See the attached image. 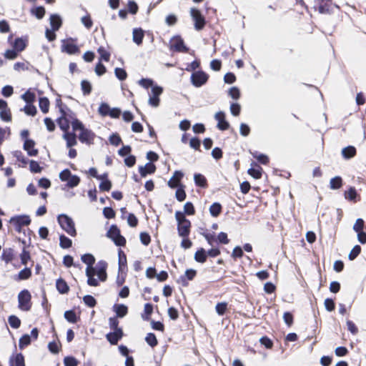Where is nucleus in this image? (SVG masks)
Segmentation results:
<instances>
[{
    "mask_svg": "<svg viewBox=\"0 0 366 366\" xmlns=\"http://www.w3.org/2000/svg\"><path fill=\"white\" fill-rule=\"evenodd\" d=\"M57 222L62 230L69 236L74 237L77 235L74 219L68 214L61 213L56 217Z\"/></svg>",
    "mask_w": 366,
    "mask_h": 366,
    "instance_id": "1",
    "label": "nucleus"
},
{
    "mask_svg": "<svg viewBox=\"0 0 366 366\" xmlns=\"http://www.w3.org/2000/svg\"><path fill=\"white\" fill-rule=\"evenodd\" d=\"M106 237L110 239L117 247H124L126 238L122 235L121 231L116 224H112L106 232Z\"/></svg>",
    "mask_w": 366,
    "mask_h": 366,
    "instance_id": "2",
    "label": "nucleus"
},
{
    "mask_svg": "<svg viewBox=\"0 0 366 366\" xmlns=\"http://www.w3.org/2000/svg\"><path fill=\"white\" fill-rule=\"evenodd\" d=\"M169 50L176 52L189 53L191 55L194 56V51L192 50L191 52L190 49L185 44L182 37L179 35H174L169 42Z\"/></svg>",
    "mask_w": 366,
    "mask_h": 366,
    "instance_id": "3",
    "label": "nucleus"
},
{
    "mask_svg": "<svg viewBox=\"0 0 366 366\" xmlns=\"http://www.w3.org/2000/svg\"><path fill=\"white\" fill-rule=\"evenodd\" d=\"M9 222L14 225V229L17 232L21 233L24 230L22 227L29 226L31 222V219L29 215L22 214L11 217L9 220Z\"/></svg>",
    "mask_w": 366,
    "mask_h": 366,
    "instance_id": "4",
    "label": "nucleus"
},
{
    "mask_svg": "<svg viewBox=\"0 0 366 366\" xmlns=\"http://www.w3.org/2000/svg\"><path fill=\"white\" fill-rule=\"evenodd\" d=\"M76 38L69 37L61 40V51L69 55H75L80 53L79 46L76 44Z\"/></svg>",
    "mask_w": 366,
    "mask_h": 366,
    "instance_id": "5",
    "label": "nucleus"
},
{
    "mask_svg": "<svg viewBox=\"0 0 366 366\" xmlns=\"http://www.w3.org/2000/svg\"><path fill=\"white\" fill-rule=\"evenodd\" d=\"M209 78V75L200 69L192 72L190 76V82L194 87L200 88L207 83Z\"/></svg>",
    "mask_w": 366,
    "mask_h": 366,
    "instance_id": "6",
    "label": "nucleus"
},
{
    "mask_svg": "<svg viewBox=\"0 0 366 366\" xmlns=\"http://www.w3.org/2000/svg\"><path fill=\"white\" fill-rule=\"evenodd\" d=\"M31 295L30 292L24 289L18 295V307L22 311H29L31 308Z\"/></svg>",
    "mask_w": 366,
    "mask_h": 366,
    "instance_id": "7",
    "label": "nucleus"
},
{
    "mask_svg": "<svg viewBox=\"0 0 366 366\" xmlns=\"http://www.w3.org/2000/svg\"><path fill=\"white\" fill-rule=\"evenodd\" d=\"M190 16L194 21V29L198 31L203 30L207 24V21L201 11L195 7L191 8Z\"/></svg>",
    "mask_w": 366,
    "mask_h": 366,
    "instance_id": "8",
    "label": "nucleus"
},
{
    "mask_svg": "<svg viewBox=\"0 0 366 366\" xmlns=\"http://www.w3.org/2000/svg\"><path fill=\"white\" fill-rule=\"evenodd\" d=\"M163 87L157 84L152 86L151 92L149 93L148 104L152 107H157L160 104V96L163 93Z\"/></svg>",
    "mask_w": 366,
    "mask_h": 366,
    "instance_id": "9",
    "label": "nucleus"
},
{
    "mask_svg": "<svg viewBox=\"0 0 366 366\" xmlns=\"http://www.w3.org/2000/svg\"><path fill=\"white\" fill-rule=\"evenodd\" d=\"M95 137L96 134L92 129L86 127L78 134L79 142L87 145L93 144Z\"/></svg>",
    "mask_w": 366,
    "mask_h": 366,
    "instance_id": "10",
    "label": "nucleus"
},
{
    "mask_svg": "<svg viewBox=\"0 0 366 366\" xmlns=\"http://www.w3.org/2000/svg\"><path fill=\"white\" fill-rule=\"evenodd\" d=\"M315 9H317L319 13L322 14H330L333 12L332 7V0H315Z\"/></svg>",
    "mask_w": 366,
    "mask_h": 366,
    "instance_id": "11",
    "label": "nucleus"
},
{
    "mask_svg": "<svg viewBox=\"0 0 366 366\" xmlns=\"http://www.w3.org/2000/svg\"><path fill=\"white\" fill-rule=\"evenodd\" d=\"M214 119L217 122L216 127L220 131H226L230 128L229 122L226 119V114L219 111L214 114Z\"/></svg>",
    "mask_w": 366,
    "mask_h": 366,
    "instance_id": "12",
    "label": "nucleus"
},
{
    "mask_svg": "<svg viewBox=\"0 0 366 366\" xmlns=\"http://www.w3.org/2000/svg\"><path fill=\"white\" fill-rule=\"evenodd\" d=\"M197 272L196 269L192 268L187 269L184 274L177 279V282L181 284L182 287H187L189 281L193 280L197 276Z\"/></svg>",
    "mask_w": 366,
    "mask_h": 366,
    "instance_id": "13",
    "label": "nucleus"
},
{
    "mask_svg": "<svg viewBox=\"0 0 366 366\" xmlns=\"http://www.w3.org/2000/svg\"><path fill=\"white\" fill-rule=\"evenodd\" d=\"M9 366H26L25 358L21 352H16V345L14 344V351L9 360Z\"/></svg>",
    "mask_w": 366,
    "mask_h": 366,
    "instance_id": "14",
    "label": "nucleus"
},
{
    "mask_svg": "<svg viewBox=\"0 0 366 366\" xmlns=\"http://www.w3.org/2000/svg\"><path fill=\"white\" fill-rule=\"evenodd\" d=\"M124 335L123 329H118L109 332L105 337L110 345H116L122 339Z\"/></svg>",
    "mask_w": 366,
    "mask_h": 366,
    "instance_id": "15",
    "label": "nucleus"
},
{
    "mask_svg": "<svg viewBox=\"0 0 366 366\" xmlns=\"http://www.w3.org/2000/svg\"><path fill=\"white\" fill-rule=\"evenodd\" d=\"M157 167L154 163L148 162L145 165H139L138 167V172L140 177L145 178L147 175H151L155 173Z\"/></svg>",
    "mask_w": 366,
    "mask_h": 366,
    "instance_id": "16",
    "label": "nucleus"
},
{
    "mask_svg": "<svg viewBox=\"0 0 366 366\" xmlns=\"http://www.w3.org/2000/svg\"><path fill=\"white\" fill-rule=\"evenodd\" d=\"M192 223L187 218H184V223L178 224L177 229L180 237H187L191 232Z\"/></svg>",
    "mask_w": 366,
    "mask_h": 366,
    "instance_id": "17",
    "label": "nucleus"
},
{
    "mask_svg": "<svg viewBox=\"0 0 366 366\" xmlns=\"http://www.w3.org/2000/svg\"><path fill=\"white\" fill-rule=\"evenodd\" d=\"M51 31L56 32L62 26L63 19L59 14H51L49 17Z\"/></svg>",
    "mask_w": 366,
    "mask_h": 366,
    "instance_id": "18",
    "label": "nucleus"
},
{
    "mask_svg": "<svg viewBox=\"0 0 366 366\" xmlns=\"http://www.w3.org/2000/svg\"><path fill=\"white\" fill-rule=\"evenodd\" d=\"M250 166L251 167L247 170V174L255 179H261L264 173L263 169L254 161L252 162Z\"/></svg>",
    "mask_w": 366,
    "mask_h": 366,
    "instance_id": "19",
    "label": "nucleus"
},
{
    "mask_svg": "<svg viewBox=\"0 0 366 366\" xmlns=\"http://www.w3.org/2000/svg\"><path fill=\"white\" fill-rule=\"evenodd\" d=\"M36 142L32 139L27 140L23 144V149L26 152L29 157H36L39 149L35 148Z\"/></svg>",
    "mask_w": 366,
    "mask_h": 366,
    "instance_id": "20",
    "label": "nucleus"
},
{
    "mask_svg": "<svg viewBox=\"0 0 366 366\" xmlns=\"http://www.w3.org/2000/svg\"><path fill=\"white\" fill-rule=\"evenodd\" d=\"M27 45H28V37L26 36H25L16 37L12 44V47L16 51H17L19 53H21L26 48Z\"/></svg>",
    "mask_w": 366,
    "mask_h": 366,
    "instance_id": "21",
    "label": "nucleus"
},
{
    "mask_svg": "<svg viewBox=\"0 0 366 366\" xmlns=\"http://www.w3.org/2000/svg\"><path fill=\"white\" fill-rule=\"evenodd\" d=\"M145 35V31L141 27L134 28L132 30V41L137 46H140L143 43Z\"/></svg>",
    "mask_w": 366,
    "mask_h": 366,
    "instance_id": "22",
    "label": "nucleus"
},
{
    "mask_svg": "<svg viewBox=\"0 0 366 366\" xmlns=\"http://www.w3.org/2000/svg\"><path fill=\"white\" fill-rule=\"evenodd\" d=\"M94 265L90 267L89 269V273H86V270L85 271V274L87 277L86 283L89 286L91 287H97L99 285V280H97L94 277L95 274L98 275V272L96 271V269H94Z\"/></svg>",
    "mask_w": 366,
    "mask_h": 366,
    "instance_id": "23",
    "label": "nucleus"
},
{
    "mask_svg": "<svg viewBox=\"0 0 366 366\" xmlns=\"http://www.w3.org/2000/svg\"><path fill=\"white\" fill-rule=\"evenodd\" d=\"M32 275L31 268L25 266L18 274H14L13 279L16 282L29 280Z\"/></svg>",
    "mask_w": 366,
    "mask_h": 366,
    "instance_id": "24",
    "label": "nucleus"
},
{
    "mask_svg": "<svg viewBox=\"0 0 366 366\" xmlns=\"http://www.w3.org/2000/svg\"><path fill=\"white\" fill-rule=\"evenodd\" d=\"M118 266L119 273L122 272H127V255L121 248L118 249Z\"/></svg>",
    "mask_w": 366,
    "mask_h": 366,
    "instance_id": "25",
    "label": "nucleus"
},
{
    "mask_svg": "<svg viewBox=\"0 0 366 366\" xmlns=\"http://www.w3.org/2000/svg\"><path fill=\"white\" fill-rule=\"evenodd\" d=\"M62 138L66 141V148H71L77 144L78 136L74 132L63 134Z\"/></svg>",
    "mask_w": 366,
    "mask_h": 366,
    "instance_id": "26",
    "label": "nucleus"
},
{
    "mask_svg": "<svg viewBox=\"0 0 366 366\" xmlns=\"http://www.w3.org/2000/svg\"><path fill=\"white\" fill-rule=\"evenodd\" d=\"M357 154V149L355 146L348 145L345 147L341 150V155L345 160H350L355 157Z\"/></svg>",
    "mask_w": 366,
    "mask_h": 366,
    "instance_id": "27",
    "label": "nucleus"
},
{
    "mask_svg": "<svg viewBox=\"0 0 366 366\" xmlns=\"http://www.w3.org/2000/svg\"><path fill=\"white\" fill-rule=\"evenodd\" d=\"M56 289L61 295H66L70 290V287L66 281L61 277L56 280Z\"/></svg>",
    "mask_w": 366,
    "mask_h": 366,
    "instance_id": "28",
    "label": "nucleus"
},
{
    "mask_svg": "<svg viewBox=\"0 0 366 366\" xmlns=\"http://www.w3.org/2000/svg\"><path fill=\"white\" fill-rule=\"evenodd\" d=\"M345 198L349 201L357 202L360 200V196L357 193L355 187L350 186L347 191L344 192Z\"/></svg>",
    "mask_w": 366,
    "mask_h": 366,
    "instance_id": "29",
    "label": "nucleus"
},
{
    "mask_svg": "<svg viewBox=\"0 0 366 366\" xmlns=\"http://www.w3.org/2000/svg\"><path fill=\"white\" fill-rule=\"evenodd\" d=\"M1 259L6 264L11 263L15 259V251L11 247L4 248Z\"/></svg>",
    "mask_w": 366,
    "mask_h": 366,
    "instance_id": "30",
    "label": "nucleus"
},
{
    "mask_svg": "<svg viewBox=\"0 0 366 366\" xmlns=\"http://www.w3.org/2000/svg\"><path fill=\"white\" fill-rule=\"evenodd\" d=\"M74 309V307L71 310H66L64 313V319L71 324H76L80 320V313L76 314Z\"/></svg>",
    "mask_w": 366,
    "mask_h": 366,
    "instance_id": "31",
    "label": "nucleus"
},
{
    "mask_svg": "<svg viewBox=\"0 0 366 366\" xmlns=\"http://www.w3.org/2000/svg\"><path fill=\"white\" fill-rule=\"evenodd\" d=\"M113 311L116 313L117 317L119 318L124 317L129 312L128 307L122 303L120 304H114L112 307Z\"/></svg>",
    "mask_w": 366,
    "mask_h": 366,
    "instance_id": "32",
    "label": "nucleus"
},
{
    "mask_svg": "<svg viewBox=\"0 0 366 366\" xmlns=\"http://www.w3.org/2000/svg\"><path fill=\"white\" fill-rule=\"evenodd\" d=\"M194 182L195 186L197 187L202 189H206L208 187L207 179L205 176L201 173L194 174Z\"/></svg>",
    "mask_w": 366,
    "mask_h": 366,
    "instance_id": "33",
    "label": "nucleus"
},
{
    "mask_svg": "<svg viewBox=\"0 0 366 366\" xmlns=\"http://www.w3.org/2000/svg\"><path fill=\"white\" fill-rule=\"evenodd\" d=\"M207 258V250L203 247H198L194 254V259L198 263L204 264Z\"/></svg>",
    "mask_w": 366,
    "mask_h": 366,
    "instance_id": "34",
    "label": "nucleus"
},
{
    "mask_svg": "<svg viewBox=\"0 0 366 366\" xmlns=\"http://www.w3.org/2000/svg\"><path fill=\"white\" fill-rule=\"evenodd\" d=\"M81 182L80 177L76 174H71L69 179L66 181V184L62 187L63 190H66L67 188L73 189L77 187Z\"/></svg>",
    "mask_w": 366,
    "mask_h": 366,
    "instance_id": "35",
    "label": "nucleus"
},
{
    "mask_svg": "<svg viewBox=\"0 0 366 366\" xmlns=\"http://www.w3.org/2000/svg\"><path fill=\"white\" fill-rule=\"evenodd\" d=\"M81 260L86 265V273H89L90 267L94 265L96 261L94 256L92 253H85L81 256Z\"/></svg>",
    "mask_w": 366,
    "mask_h": 366,
    "instance_id": "36",
    "label": "nucleus"
},
{
    "mask_svg": "<svg viewBox=\"0 0 366 366\" xmlns=\"http://www.w3.org/2000/svg\"><path fill=\"white\" fill-rule=\"evenodd\" d=\"M30 13L37 19H42L45 15L46 9L44 6H34L30 9Z\"/></svg>",
    "mask_w": 366,
    "mask_h": 366,
    "instance_id": "37",
    "label": "nucleus"
},
{
    "mask_svg": "<svg viewBox=\"0 0 366 366\" xmlns=\"http://www.w3.org/2000/svg\"><path fill=\"white\" fill-rule=\"evenodd\" d=\"M154 305L150 302L144 304V312L141 315L142 318L144 321H149L151 319V315L153 313Z\"/></svg>",
    "mask_w": 366,
    "mask_h": 366,
    "instance_id": "38",
    "label": "nucleus"
},
{
    "mask_svg": "<svg viewBox=\"0 0 366 366\" xmlns=\"http://www.w3.org/2000/svg\"><path fill=\"white\" fill-rule=\"evenodd\" d=\"M50 102L48 97H41L39 98V107L43 114H47L49 111Z\"/></svg>",
    "mask_w": 366,
    "mask_h": 366,
    "instance_id": "39",
    "label": "nucleus"
},
{
    "mask_svg": "<svg viewBox=\"0 0 366 366\" xmlns=\"http://www.w3.org/2000/svg\"><path fill=\"white\" fill-rule=\"evenodd\" d=\"M222 206L218 202H215L212 203L210 205L209 209V214L213 217H217L222 212Z\"/></svg>",
    "mask_w": 366,
    "mask_h": 366,
    "instance_id": "40",
    "label": "nucleus"
},
{
    "mask_svg": "<svg viewBox=\"0 0 366 366\" xmlns=\"http://www.w3.org/2000/svg\"><path fill=\"white\" fill-rule=\"evenodd\" d=\"M81 90L84 96H89L92 92V84L87 79H83L80 83Z\"/></svg>",
    "mask_w": 366,
    "mask_h": 366,
    "instance_id": "41",
    "label": "nucleus"
},
{
    "mask_svg": "<svg viewBox=\"0 0 366 366\" xmlns=\"http://www.w3.org/2000/svg\"><path fill=\"white\" fill-rule=\"evenodd\" d=\"M199 232L204 237L205 240L207 241L209 245L212 247L214 246V243L217 244L216 234L214 232H208L207 231H204Z\"/></svg>",
    "mask_w": 366,
    "mask_h": 366,
    "instance_id": "42",
    "label": "nucleus"
},
{
    "mask_svg": "<svg viewBox=\"0 0 366 366\" xmlns=\"http://www.w3.org/2000/svg\"><path fill=\"white\" fill-rule=\"evenodd\" d=\"M72 246V240L64 234H59V247L61 249H66Z\"/></svg>",
    "mask_w": 366,
    "mask_h": 366,
    "instance_id": "43",
    "label": "nucleus"
},
{
    "mask_svg": "<svg viewBox=\"0 0 366 366\" xmlns=\"http://www.w3.org/2000/svg\"><path fill=\"white\" fill-rule=\"evenodd\" d=\"M176 189H177L176 192H175L176 199L179 202L184 201L187 197V194L185 192V185L183 184H181Z\"/></svg>",
    "mask_w": 366,
    "mask_h": 366,
    "instance_id": "44",
    "label": "nucleus"
},
{
    "mask_svg": "<svg viewBox=\"0 0 366 366\" xmlns=\"http://www.w3.org/2000/svg\"><path fill=\"white\" fill-rule=\"evenodd\" d=\"M343 179L340 176H335L330 181V188L333 190L339 189L342 187Z\"/></svg>",
    "mask_w": 366,
    "mask_h": 366,
    "instance_id": "45",
    "label": "nucleus"
},
{
    "mask_svg": "<svg viewBox=\"0 0 366 366\" xmlns=\"http://www.w3.org/2000/svg\"><path fill=\"white\" fill-rule=\"evenodd\" d=\"M19 258L21 260V264L26 266L28 262L31 261V253L27 250L25 247H22L21 252L19 254Z\"/></svg>",
    "mask_w": 366,
    "mask_h": 366,
    "instance_id": "46",
    "label": "nucleus"
},
{
    "mask_svg": "<svg viewBox=\"0 0 366 366\" xmlns=\"http://www.w3.org/2000/svg\"><path fill=\"white\" fill-rule=\"evenodd\" d=\"M111 107L109 104L106 102H102L99 104V108H98V114L102 117H106L109 116V113L110 111Z\"/></svg>",
    "mask_w": 366,
    "mask_h": 366,
    "instance_id": "47",
    "label": "nucleus"
},
{
    "mask_svg": "<svg viewBox=\"0 0 366 366\" xmlns=\"http://www.w3.org/2000/svg\"><path fill=\"white\" fill-rule=\"evenodd\" d=\"M71 127H72V131L76 133V131H79L81 132L83 129L86 128L84 123L79 120L76 116L71 119Z\"/></svg>",
    "mask_w": 366,
    "mask_h": 366,
    "instance_id": "48",
    "label": "nucleus"
},
{
    "mask_svg": "<svg viewBox=\"0 0 366 366\" xmlns=\"http://www.w3.org/2000/svg\"><path fill=\"white\" fill-rule=\"evenodd\" d=\"M33 340L29 336V334H24L19 340V347L20 350H24L25 347L31 345Z\"/></svg>",
    "mask_w": 366,
    "mask_h": 366,
    "instance_id": "49",
    "label": "nucleus"
},
{
    "mask_svg": "<svg viewBox=\"0 0 366 366\" xmlns=\"http://www.w3.org/2000/svg\"><path fill=\"white\" fill-rule=\"evenodd\" d=\"M21 98L26 102V104H28L35 102L36 95L31 91V89H29L21 95Z\"/></svg>",
    "mask_w": 366,
    "mask_h": 366,
    "instance_id": "50",
    "label": "nucleus"
},
{
    "mask_svg": "<svg viewBox=\"0 0 366 366\" xmlns=\"http://www.w3.org/2000/svg\"><path fill=\"white\" fill-rule=\"evenodd\" d=\"M97 52L99 54V61L108 62L110 60L111 54L104 46H99Z\"/></svg>",
    "mask_w": 366,
    "mask_h": 366,
    "instance_id": "51",
    "label": "nucleus"
},
{
    "mask_svg": "<svg viewBox=\"0 0 366 366\" xmlns=\"http://www.w3.org/2000/svg\"><path fill=\"white\" fill-rule=\"evenodd\" d=\"M28 164H29V170L33 174H39L44 169L39 162L34 159H30Z\"/></svg>",
    "mask_w": 366,
    "mask_h": 366,
    "instance_id": "52",
    "label": "nucleus"
},
{
    "mask_svg": "<svg viewBox=\"0 0 366 366\" xmlns=\"http://www.w3.org/2000/svg\"><path fill=\"white\" fill-rule=\"evenodd\" d=\"M8 323L13 329H19L21 326V320L15 315H11L8 317Z\"/></svg>",
    "mask_w": 366,
    "mask_h": 366,
    "instance_id": "53",
    "label": "nucleus"
},
{
    "mask_svg": "<svg viewBox=\"0 0 366 366\" xmlns=\"http://www.w3.org/2000/svg\"><path fill=\"white\" fill-rule=\"evenodd\" d=\"M12 155L16 159L17 161L22 163L23 167H25L30 160L27 157H26L20 150H15L12 152Z\"/></svg>",
    "mask_w": 366,
    "mask_h": 366,
    "instance_id": "54",
    "label": "nucleus"
},
{
    "mask_svg": "<svg viewBox=\"0 0 366 366\" xmlns=\"http://www.w3.org/2000/svg\"><path fill=\"white\" fill-rule=\"evenodd\" d=\"M21 111H24V113L29 117H34L37 113V109L34 103L26 104Z\"/></svg>",
    "mask_w": 366,
    "mask_h": 366,
    "instance_id": "55",
    "label": "nucleus"
},
{
    "mask_svg": "<svg viewBox=\"0 0 366 366\" xmlns=\"http://www.w3.org/2000/svg\"><path fill=\"white\" fill-rule=\"evenodd\" d=\"M144 340L147 345L152 348L158 345V340L156 335L153 332L147 333Z\"/></svg>",
    "mask_w": 366,
    "mask_h": 366,
    "instance_id": "56",
    "label": "nucleus"
},
{
    "mask_svg": "<svg viewBox=\"0 0 366 366\" xmlns=\"http://www.w3.org/2000/svg\"><path fill=\"white\" fill-rule=\"evenodd\" d=\"M227 309H228V303L227 302H217L215 306V311H216L217 314L219 316L224 315Z\"/></svg>",
    "mask_w": 366,
    "mask_h": 366,
    "instance_id": "57",
    "label": "nucleus"
},
{
    "mask_svg": "<svg viewBox=\"0 0 366 366\" xmlns=\"http://www.w3.org/2000/svg\"><path fill=\"white\" fill-rule=\"evenodd\" d=\"M61 343H57L55 340H52L48 343L47 347L49 351L53 355H57L61 350Z\"/></svg>",
    "mask_w": 366,
    "mask_h": 366,
    "instance_id": "58",
    "label": "nucleus"
},
{
    "mask_svg": "<svg viewBox=\"0 0 366 366\" xmlns=\"http://www.w3.org/2000/svg\"><path fill=\"white\" fill-rule=\"evenodd\" d=\"M217 244L219 246V244H227L229 243L230 239L228 238V235L224 232H220L217 235H216Z\"/></svg>",
    "mask_w": 366,
    "mask_h": 366,
    "instance_id": "59",
    "label": "nucleus"
},
{
    "mask_svg": "<svg viewBox=\"0 0 366 366\" xmlns=\"http://www.w3.org/2000/svg\"><path fill=\"white\" fill-rule=\"evenodd\" d=\"M83 302L89 308H94L97 304V300L91 295H86L83 297Z\"/></svg>",
    "mask_w": 366,
    "mask_h": 366,
    "instance_id": "60",
    "label": "nucleus"
},
{
    "mask_svg": "<svg viewBox=\"0 0 366 366\" xmlns=\"http://www.w3.org/2000/svg\"><path fill=\"white\" fill-rule=\"evenodd\" d=\"M228 96L234 100H238L241 97V92L239 87L234 86L229 89Z\"/></svg>",
    "mask_w": 366,
    "mask_h": 366,
    "instance_id": "61",
    "label": "nucleus"
},
{
    "mask_svg": "<svg viewBox=\"0 0 366 366\" xmlns=\"http://www.w3.org/2000/svg\"><path fill=\"white\" fill-rule=\"evenodd\" d=\"M127 10L131 15H136L139 11V5L134 0H128Z\"/></svg>",
    "mask_w": 366,
    "mask_h": 366,
    "instance_id": "62",
    "label": "nucleus"
},
{
    "mask_svg": "<svg viewBox=\"0 0 366 366\" xmlns=\"http://www.w3.org/2000/svg\"><path fill=\"white\" fill-rule=\"evenodd\" d=\"M138 84L143 88L148 89L149 88L152 89V86H154L157 83L152 79L142 78L139 80Z\"/></svg>",
    "mask_w": 366,
    "mask_h": 366,
    "instance_id": "63",
    "label": "nucleus"
},
{
    "mask_svg": "<svg viewBox=\"0 0 366 366\" xmlns=\"http://www.w3.org/2000/svg\"><path fill=\"white\" fill-rule=\"evenodd\" d=\"M64 366H78L79 361L73 355H67L63 360Z\"/></svg>",
    "mask_w": 366,
    "mask_h": 366,
    "instance_id": "64",
    "label": "nucleus"
}]
</instances>
